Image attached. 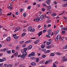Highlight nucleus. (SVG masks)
Returning a JSON list of instances; mask_svg holds the SVG:
<instances>
[{
    "mask_svg": "<svg viewBox=\"0 0 67 67\" xmlns=\"http://www.w3.org/2000/svg\"><path fill=\"white\" fill-rule=\"evenodd\" d=\"M45 2L47 3L48 5H49L50 4V2H51V1L50 0H47L45 1Z\"/></svg>",
    "mask_w": 67,
    "mask_h": 67,
    "instance_id": "1",
    "label": "nucleus"
},
{
    "mask_svg": "<svg viewBox=\"0 0 67 67\" xmlns=\"http://www.w3.org/2000/svg\"><path fill=\"white\" fill-rule=\"evenodd\" d=\"M32 30V27L31 26H29L28 27V31H30V32H31Z\"/></svg>",
    "mask_w": 67,
    "mask_h": 67,
    "instance_id": "2",
    "label": "nucleus"
},
{
    "mask_svg": "<svg viewBox=\"0 0 67 67\" xmlns=\"http://www.w3.org/2000/svg\"><path fill=\"white\" fill-rule=\"evenodd\" d=\"M42 34V31H40L38 35L39 37H40L41 35Z\"/></svg>",
    "mask_w": 67,
    "mask_h": 67,
    "instance_id": "3",
    "label": "nucleus"
},
{
    "mask_svg": "<svg viewBox=\"0 0 67 67\" xmlns=\"http://www.w3.org/2000/svg\"><path fill=\"white\" fill-rule=\"evenodd\" d=\"M18 52H16V53L13 54V55L15 56V57H16L18 56Z\"/></svg>",
    "mask_w": 67,
    "mask_h": 67,
    "instance_id": "4",
    "label": "nucleus"
},
{
    "mask_svg": "<svg viewBox=\"0 0 67 67\" xmlns=\"http://www.w3.org/2000/svg\"><path fill=\"white\" fill-rule=\"evenodd\" d=\"M26 56L25 55V54H24L23 53V54L21 55V57L22 58H25V57Z\"/></svg>",
    "mask_w": 67,
    "mask_h": 67,
    "instance_id": "5",
    "label": "nucleus"
},
{
    "mask_svg": "<svg viewBox=\"0 0 67 67\" xmlns=\"http://www.w3.org/2000/svg\"><path fill=\"white\" fill-rule=\"evenodd\" d=\"M10 40H11V38H10V37H8L6 39V40L7 41H8V42H9V41H10Z\"/></svg>",
    "mask_w": 67,
    "mask_h": 67,
    "instance_id": "6",
    "label": "nucleus"
},
{
    "mask_svg": "<svg viewBox=\"0 0 67 67\" xmlns=\"http://www.w3.org/2000/svg\"><path fill=\"white\" fill-rule=\"evenodd\" d=\"M32 48V46L30 45L28 46V49H31Z\"/></svg>",
    "mask_w": 67,
    "mask_h": 67,
    "instance_id": "7",
    "label": "nucleus"
},
{
    "mask_svg": "<svg viewBox=\"0 0 67 67\" xmlns=\"http://www.w3.org/2000/svg\"><path fill=\"white\" fill-rule=\"evenodd\" d=\"M52 43L51 41H48L47 42L46 44L47 45H50Z\"/></svg>",
    "mask_w": 67,
    "mask_h": 67,
    "instance_id": "8",
    "label": "nucleus"
},
{
    "mask_svg": "<svg viewBox=\"0 0 67 67\" xmlns=\"http://www.w3.org/2000/svg\"><path fill=\"white\" fill-rule=\"evenodd\" d=\"M40 60V59L39 58H37L36 59V63H38V62H39V61Z\"/></svg>",
    "mask_w": 67,
    "mask_h": 67,
    "instance_id": "9",
    "label": "nucleus"
},
{
    "mask_svg": "<svg viewBox=\"0 0 67 67\" xmlns=\"http://www.w3.org/2000/svg\"><path fill=\"white\" fill-rule=\"evenodd\" d=\"M31 65L32 66H35L36 65V63L34 62H32L31 63Z\"/></svg>",
    "mask_w": 67,
    "mask_h": 67,
    "instance_id": "10",
    "label": "nucleus"
},
{
    "mask_svg": "<svg viewBox=\"0 0 67 67\" xmlns=\"http://www.w3.org/2000/svg\"><path fill=\"white\" fill-rule=\"evenodd\" d=\"M31 54V56H35V52H33Z\"/></svg>",
    "mask_w": 67,
    "mask_h": 67,
    "instance_id": "11",
    "label": "nucleus"
},
{
    "mask_svg": "<svg viewBox=\"0 0 67 67\" xmlns=\"http://www.w3.org/2000/svg\"><path fill=\"white\" fill-rule=\"evenodd\" d=\"M57 38L58 39V40H60V38H61V37H60V36L59 35H57Z\"/></svg>",
    "mask_w": 67,
    "mask_h": 67,
    "instance_id": "12",
    "label": "nucleus"
},
{
    "mask_svg": "<svg viewBox=\"0 0 67 67\" xmlns=\"http://www.w3.org/2000/svg\"><path fill=\"white\" fill-rule=\"evenodd\" d=\"M45 47V44H42L41 45V47L42 48H44Z\"/></svg>",
    "mask_w": 67,
    "mask_h": 67,
    "instance_id": "13",
    "label": "nucleus"
},
{
    "mask_svg": "<svg viewBox=\"0 0 67 67\" xmlns=\"http://www.w3.org/2000/svg\"><path fill=\"white\" fill-rule=\"evenodd\" d=\"M1 52H5L7 51V49H1Z\"/></svg>",
    "mask_w": 67,
    "mask_h": 67,
    "instance_id": "14",
    "label": "nucleus"
},
{
    "mask_svg": "<svg viewBox=\"0 0 67 67\" xmlns=\"http://www.w3.org/2000/svg\"><path fill=\"white\" fill-rule=\"evenodd\" d=\"M55 55V54L54 53H52L50 54L51 56H54Z\"/></svg>",
    "mask_w": 67,
    "mask_h": 67,
    "instance_id": "15",
    "label": "nucleus"
},
{
    "mask_svg": "<svg viewBox=\"0 0 67 67\" xmlns=\"http://www.w3.org/2000/svg\"><path fill=\"white\" fill-rule=\"evenodd\" d=\"M67 6V3H66L64 4L63 5V7H66Z\"/></svg>",
    "mask_w": 67,
    "mask_h": 67,
    "instance_id": "16",
    "label": "nucleus"
},
{
    "mask_svg": "<svg viewBox=\"0 0 67 67\" xmlns=\"http://www.w3.org/2000/svg\"><path fill=\"white\" fill-rule=\"evenodd\" d=\"M11 52V51L10 50L7 51V53H8V54H10Z\"/></svg>",
    "mask_w": 67,
    "mask_h": 67,
    "instance_id": "17",
    "label": "nucleus"
},
{
    "mask_svg": "<svg viewBox=\"0 0 67 67\" xmlns=\"http://www.w3.org/2000/svg\"><path fill=\"white\" fill-rule=\"evenodd\" d=\"M14 38H15V39H18V38H19V36H15L14 37Z\"/></svg>",
    "mask_w": 67,
    "mask_h": 67,
    "instance_id": "18",
    "label": "nucleus"
},
{
    "mask_svg": "<svg viewBox=\"0 0 67 67\" xmlns=\"http://www.w3.org/2000/svg\"><path fill=\"white\" fill-rule=\"evenodd\" d=\"M26 13H24L23 14V16L24 17H26Z\"/></svg>",
    "mask_w": 67,
    "mask_h": 67,
    "instance_id": "19",
    "label": "nucleus"
},
{
    "mask_svg": "<svg viewBox=\"0 0 67 67\" xmlns=\"http://www.w3.org/2000/svg\"><path fill=\"white\" fill-rule=\"evenodd\" d=\"M50 52V50H48L46 52H45V53H49Z\"/></svg>",
    "mask_w": 67,
    "mask_h": 67,
    "instance_id": "20",
    "label": "nucleus"
},
{
    "mask_svg": "<svg viewBox=\"0 0 67 67\" xmlns=\"http://www.w3.org/2000/svg\"><path fill=\"white\" fill-rule=\"evenodd\" d=\"M56 13H54V14H52V16H56Z\"/></svg>",
    "mask_w": 67,
    "mask_h": 67,
    "instance_id": "21",
    "label": "nucleus"
},
{
    "mask_svg": "<svg viewBox=\"0 0 67 67\" xmlns=\"http://www.w3.org/2000/svg\"><path fill=\"white\" fill-rule=\"evenodd\" d=\"M25 35V33H23V34H22V35H21V37H23V36H24Z\"/></svg>",
    "mask_w": 67,
    "mask_h": 67,
    "instance_id": "22",
    "label": "nucleus"
},
{
    "mask_svg": "<svg viewBox=\"0 0 67 67\" xmlns=\"http://www.w3.org/2000/svg\"><path fill=\"white\" fill-rule=\"evenodd\" d=\"M35 29H32L31 30V32H33L35 31Z\"/></svg>",
    "mask_w": 67,
    "mask_h": 67,
    "instance_id": "23",
    "label": "nucleus"
},
{
    "mask_svg": "<svg viewBox=\"0 0 67 67\" xmlns=\"http://www.w3.org/2000/svg\"><path fill=\"white\" fill-rule=\"evenodd\" d=\"M63 48L64 49H67V45L66 46L64 47Z\"/></svg>",
    "mask_w": 67,
    "mask_h": 67,
    "instance_id": "24",
    "label": "nucleus"
},
{
    "mask_svg": "<svg viewBox=\"0 0 67 67\" xmlns=\"http://www.w3.org/2000/svg\"><path fill=\"white\" fill-rule=\"evenodd\" d=\"M27 49V48H25L24 49V52H26Z\"/></svg>",
    "mask_w": 67,
    "mask_h": 67,
    "instance_id": "25",
    "label": "nucleus"
},
{
    "mask_svg": "<svg viewBox=\"0 0 67 67\" xmlns=\"http://www.w3.org/2000/svg\"><path fill=\"white\" fill-rule=\"evenodd\" d=\"M36 21L37 22H38L39 21V18H37L36 19Z\"/></svg>",
    "mask_w": 67,
    "mask_h": 67,
    "instance_id": "26",
    "label": "nucleus"
},
{
    "mask_svg": "<svg viewBox=\"0 0 67 67\" xmlns=\"http://www.w3.org/2000/svg\"><path fill=\"white\" fill-rule=\"evenodd\" d=\"M44 17V15H41V17L42 19H43Z\"/></svg>",
    "mask_w": 67,
    "mask_h": 67,
    "instance_id": "27",
    "label": "nucleus"
},
{
    "mask_svg": "<svg viewBox=\"0 0 67 67\" xmlns=\"http://www.w3.org/2000/svg\"><path fill=\"white\" fill-rule=\"evenodd\" d=\"M21 53H24L25 52L24 50V49H22L21 50Z\"/></svg>",
    "mask_w": 67,
    "mask_h": 67,
    "instance_id": "28",
    "label": "nucleus"
},
{
    "mask_svg": "<svg viewBox=\"0 0 67 67\" xmlns=\"http://www.w3.org/2000/svg\"><path fill=\"white\" fill-rule=\"evenodd\" d=\"M41 51L42 52H46V49H42Z\"/></svg>",
    "mask_w": 67,
    "mask_h": 67,
    "instance_id": "29",
    "label": "nucleus"
},
{
    "mask_svg": "<svg viewBox=\"0 0 67 67\" xmlns=\"http://www.w3.org/2000/svg\"><path fill=\"white\" fill-rule=\"evenodd\" d=\"M41 10H42V11L43 12L45 11V8H43L42 9H41Z\"/></svg>",
    "mask_w": 67,
    "mask_h": 67,
    "instance_id": "30",
    "label": "nucleus"
},
{
    "mask_svg": "<svg viewBox=\"0 0 67 67\" xmlns=\"http://www.w3.org/2000/svg\"><path fill=\"white\" fill-rule=\"evenodd\" d=\"M52 60L51 59H50V60H49V61H48V63L49 64L50 63H52Z\"/></svg>",
    "mask_w": 67,
    "mask_h": 67,
    "instance_id": "31",
    "label": "nucleus"
},
{
    "mask_svg": "<svg viewBox=\"0 0 67 67\" xmlns=\"http://www.w3.org/2000/svg\"><path fill=\"white\" fill-rule=\"evenodd\" d=\"M12 67V66L11 65V64H9L7 66V67Z\"/></svg>",
    "mask_w": 67,
    "mask_h": 67,
    "instance_id": "32",
    "label": "nucleus"
},
{
    "mask_svg": "<svg viewBox=\"0 0 67 67\" xmlns=\"http://www.w3.org/2000/svg\"><path fill=\"white\" fill-rule=\"evenodd\" d=\"M24 42V41H21L20 42V44H23V43Z\"/></svg>",
    "mask_w": 67,
    "mask_h": 67,
    "instance_id": "33",
    "label": "nucleus"
},
{
    "mask_svg": "<svg viewBox=\"0 0 67 67\" xmlns=\"http://www.w3.org/2000/svg\"><path fill=\"white\" fill-rule=\"evenodd\" d=\"M57 55H61V54L59 52H58L56 53Z\"/></svg>",
    "mask_w": 67,
    "mask_h": 67,
    "instance_id": "34",
    "label": "nucleus"
},
{
    "mask_svg": "<svg viewBox=\"0 0 67 67\" xmlns=\"http://www.w3.org/2000/svg\"><path fill=\"white\" fill-rule=\"evenodd\" d=\"M23 54H25V56H26L27 54V53L26 52H24V53Z\"/></svg>",
    "mask_w": 67,
    "mask_h": 67,
    "instance_id": "35",
    "label": "nucleus"
},
{
    "mask_svg": "<svg viewBox=\"0 0 67 67\" xmlns=\"http://www.w3.org/2000/svg\"><path fill=\"white\" fill-rule=\"evenodd\" d=\"M62 34H65V31H62Z\"/></svg>",
    "mask_w": 67,
    "mask_h": 67,
    "instance_id": "36",
    "label": "nucleus"
},
{
    "mask_svg": "<svg viewBox=\"0 0 67 67\" xmlns=\"http://www.w3.org/2000/svg\"><path fill=\"white\" fill-rule=\"evenodd\" d=\"M8 64H4V67H7L8 66Z\"/></svg>",
    "mask_w": 67,
    "mask_h": 67,
    "instance_id": "37",
    "label": "nucleus"
},
{
    "mask_svg": "<svg viewBox=\"0 0 67 67\" xmlns=\"http://www.w3.org/2000/svg\"><path fill=\"white\" fill-rule=\"evenodd\" d=\"M19 47H18V46H17L16 47V50H18V49H19Z\"/></svg>",
    "mask_w": 67,
    "mask_h": 67,
    "instance_id": "38",
    "label": "nucleus"
},
{
    "mask_svg": "<svg viewBox=\"0 0 67 67\" xmlns=\"http://www.w3.org/2000/svg\"><path fill=\"white\" fill-rule=\"evenodd\" d=\"M51 31H52V30H51V29H49L47 31V32L48 33H49V32H51Z\"/></svg>",
    "mask_w": 67,
    "mask_h": 67,
    "instance_id": "39",
    "label": "nucleus"
},
{
    "mask_svg": "<svg viewBox=\"0 0 67 67\" xmlns=\"http://www.w3.org/2000/svg\"><path fill=\"white\" fill-rule=\"evenodd\" d=\"M42 57L43 58H45V57H46V55L44 54H43L42 55Z\"/></svg>",
    "mask_w": 67,
    "mask_h": 67,
    "instance_id": "40",
    "label": "nucleus"
},
{
    "mask_svg": "<svg viewBox=\"0 0 67 67\" xmlns=\"http://www.w3.org/2000/svg\"><path fill=\"white\" fill-rule=\"evenodd\" d=\"M43 5L44 7H47V5L46 4H43Z\"/></svg>",
    "mask_w": 67,
    "mask_h": 67,
    "instance_id": "41",
    "label": "nucleus"
},
{
    "mask_svg": "<svg viewBox=\"0 0 67 67\" xmlns=\"http://www.w3.org/2000/svg\"><path fill=\"white\" fill-rule=\"evenodd\" d=\"M55 33L56 34H58V30H57L55 32Z\"/></svg>",
    "mask_w": 67,
    "mask_h": 67,
    "instance_id": "42",
    "label": "nucleus"
},
{
    "mask_svg": "<svg viewBox=\"0 0 67 67\" xmlns=\"http://www.w3.org/2000/svg\"><path fill=\"white\" fill-rule=\"evenodd\" d=\"M3 62V59H0V62Z\"/></svg>",
    "mask_w": 67,
    "mask_h": 67,
    "instance_id": "43",
    "label": "nucleus"
},
{
    "mask_svg": "<svg viewBox=\"0 0 67 67\" xmlns=\"http://www.w3.org/2000/svg\"><path fill=\"white\" fill-rule=\"evenodd\" d=\"M48 8L49 9H51V6H48Z\"/></svg>",
    "mask_w": 67,
    "mask_h": 67,
    "instance_id": "44",
    "label": "nucleus"
},
{
    "mask_svg": "<svg viewBox=\"0 0 67 67\" xmlns=\"http://www.w3.org/2000/svg\"><path fill=\"white\" fill-rule=\"evenodd\" d=\"M12 53H13V54H14V53H15V51L14 50H12Z\"/></svg>",
    "mask_w": 67,
    "mask_h": 67,
    "instance_id": "45",
    "label": "nucleus"
},
{
    "mask_svg": "<svg viewBox=\"0 0 67 67\" xmlns=\"http://www.w3.org/2000/svg\"><path fill=\"white\" fill-rule=\"evenodd\" d=\"M21 28L19 27H18V31H20V30H21Z\"/></svg>",
    "mask_w": 67,
    "mask_h": 67,
    "instance_id": "46",
    "label": "nucleus"
},
{
    "mask_svg": "<svg viewBox=\"0 0 67 67\" xmlns=\"http://www.w3.org/2000/svg\"><path fill=\"white\" fill-rule=\"evenodd\" d=\"M63 30H66V28L64 27L63 28V29H62V31H63Z\"/></svg>",
    "mask_w": 67,
    "mask_h": 67,
    "instance_id": "47",
    "label": "nucleus"
},
{
    "mask_svg": "<svg viewBox=\"0 0 67 67\" xmlns=\"http://www.w3.org/2000/svg\"><path fill=\"white\" fill-rule=\"evenodd\" d=\"M47 63H48V61H46V62H45V65H46Z\"/></svg>",
    "mask_w": 67,
    "mask_h": 67,
    "instance_id": "48",
    "label": "nucleus"
},
{
    "mask_svg": "<svg viewBox=\"0 0 67 67\" xmlns=\"http://www.w3.org/2000/svg\"><path fill=\"white\" fill-rule=\"evenodd\" d=\"M46 36L47 37H49V38H51V37L48 35H46Z\"/></svg>",
    "mask_w": 67,
    "mask_h": 67,
    "instance_id": "49",
    "label": "nucleus"
},
{
    "mask_svg": "<svg viewBox=\"0 0 67 67\" xmlns=\"http://www.w3.org/2000/svg\"><path fill=\"white\" fill-rule=\"evenodd\" d=\"M55 65H57L58 64V62H55Z\"/></svg>",
    "mask_w": 67,
    "mask_h": 67,
    "instance_id": "50",
    "label": "nucleus"
},
{
    "mask_svg": "<svg viewBox=\"0 0 67 67\" xmlns=\"http://www.w3.org/2000/svg\"><path fill=\"white\" fill-rule=\"evenodd\" d=\"M21 56H22V55H21V54H20L19 55H18L17 56V57H21Z\"/></svg>",
    "mask_w": 67,
    "mask_h": 67,
    "instance_id": "51",
    "label": "nucleus"
},
{
    "mask_svg": "<svg viewBox=\"0 0 67 67\" xmlns=\"http://www.w3.org/2000/svg\"><path fill=\"white\" fill-rule=\"evenodd\" d=\"M53 66L54 67H56V64H55L54 63L53 64Z\"/></svg>",
    "mask_w": 67,
    "mask_h": 67,
    "instance_id": "52",
    "label": "nucleus"
},
{
    "mask_svg": "<svg viewBox=\"0 0 67 67\" xmlns=\"http://www.w3.org/2000/svg\"><path fill=\"white\" fill-rule=\"evenodd\" d=\"M51 20H48V23H50L51 22Z\"/></svg>",
    "mask_w": 67,
    "mask_h": 67,
    "instance_id": "53",
    "label": "nucleus"
},
{
    "mask_svg": "<svg viewBox=\"0 0 67 67\" xmlns=\"http://www.w3.org/2000/svg\"><path fill=\"white\" fill-rule=\"evenodd\" d=\"M26 46V44H25L22 45V47H25Z\"/></svg>",
    "mask_w": 67,
    "mask_h": 67,
    "instance_id": "54",
    "label": "nucleus"
},
{
    "mask_svg": "<svg viewBox=\"0 0 67 67\" xmlns=\"http://www.w3.org/2000/svg\"><path fill=\"white\" fill-rule=\"evenodd\" d=\"M51 46H48L47 47V48H51Z\"/></svg>",
    "mask_w": 67,
    "mask_h": 67,
    "instance_id": "55",
    "label": "nucleus"
},
{
    "mask_svg": "<svg viewBox=\"0 0 67 67\" xmlns=\"http://www.w3.org/2000/svg\"><path fill=\"white\" fill-rule=\"evenodd\" d=\"M3 62L4 61H5L6 60V59L5 58H3Z\"/></svg>",
    "mask_w": 67,
    "mask_h": 67,
    "instance_id": "56",
    "label": "nucleus"
},
{
    "mask_svg": "<svg viewBox=\"0 0 67 67\" xmlns=\"http://www.w3.org/2000/svg\"><path fill=\"white\" fill-rule=\"evenodd\" d=\"M40 41V40L38 39V40H37L36 41V42L37 43H38V42H39V41Z\"/></svg>",
    "mask_w": 67,
    "mask_h": 67,
    "instance_id": "57",
    "label": "nucleus"
},
{
    "mask_svg": "<svg viewBox=\"0 0 67 67\" xmlns=\"http://www.w3.org/2000/svg\"><path fill=\"white\" fill-rule=\"evenodd\" d=\"M31 6H28V9H31Z\"/></svg>",
    "mask_w": 67,
    "mask_h": 67,
    "instance_id": "58",
    "label": "nucleus"
},
{
    "mask_svg": "<svg viewBox=\"0 0 67 67\" xmlns=\"http://www.w3.org/2000/svg\"><path fill=\"white\" fill-rule=\"evenodd\" d=\"M28 43H30L32 42V41L31 40H29L28 41Z\"/></svg>",
    "mask_w": 67,
    "mask_h": 67,
    "instance_id": "59",
    "label": "nucleus"
},
{
    "mask_svg": "<svg viewBox=\"0 0 67 67\" xmlns=\"http://www.w3.org/2000/svg\"><path fill=\"white\" fill-rule=\"evenodd\" d=\"M40 21H41L42 20V18H39V20Z\"/></svg>",
    "mask_w": 67,
    "mask_h": 67,
    "instance_id": "60",
    "label": "nucleus"
},
{
    "mask_svg": "<svg viewBox=\"0 0 67 67\" xmlns=\"http://www.w3.org/2000/svg\"><path fill=\"white\" fill-rule=\"evenodd\" d=\"M48 41H49V42H52V40L51 39H49L48 40Z\"/></svg>",
    "mask_w": 67,
    "mask_h": 67,
    "instance_id": "61",
    "label": "nucleus"
},
{
    "mask_svg": "<svg viewBox=\"0 0 67 67\" xmlns=\"http://www.w3.org/2000/svg\"><path fill=\"white\" fill-rule=\"evenodd\" d=\"M44 29H46V24L44 25Z\"/></svg>",
    "mask_w": 67,
    "mask_h": 67,
    "instance_id": "62",
    "label": "nucleus"
},
{
    "mask_svg": "<svg viewBox=\"0 0 67 67\" xmlns=\"http://www.w3.org/2000/svg\"><path fill=\"white\" fill-rule=\"evenodd\" d=\"M48 33H49L48 34V35H51V32Z\"/></svg>",
    "mask_w": 67,
    "mask_h": 67,
    "instance_id": "63",
    "label": "nucleus"
},
{
    "mask_svg": "<svg viewBox=\"0 0 67 67\" xmlns=\"http://www.w3.org/2000/svg\"><path fill=\"white\" fill-rule=\"evenodd\" d=\"M28 56H29V57H31V56H32L31 55V54H29V55H28Z\"/></svg>",
    "mask_w": 67,
    "mask_h": 67,
    "instance_id": "64",
    "label": "nucleus"
}]
</instances>
